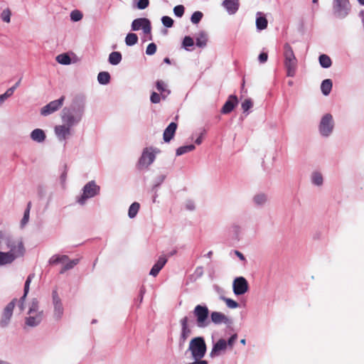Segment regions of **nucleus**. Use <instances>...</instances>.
<instances>
[{"label":"nucleus","mask_w":364,"mask_h":364,"mask_svg":"<svg viewBox=\"0 0 364 364\" xmlns=\"http://www.w3.org/2000/svg\"><path fill=\"white\" fill-rule=\"evenodd\" d=\"M30 137L33 141L41 144L45 141L46 135L43 129L37 128L31 132Z\"/></svg>","instance_id":"24"},{"label":"nucleus","mask_w":364,"mask_h":364,"mask_svg":"<svg viewBox=\"0 0 364 364\" xmlns=\"http://www.w3.org/2000/svg\"><path fill=\"white\" fill-rule=\"evenodd\" d=\"M165 178V175H159L157 177H156L154 181L152 190L157 189L161 186V184L164 181Z\"/></svg>","instance_id":"46"},{"label":"nucleus","mask_w":364,"mask_h":364,"mask_svg":"<svg viewBox=\"0 0 364 364\" xmlns=\"http://www.w3.org/2000/svg\"><path fill=\"white\" fill-rule=\"evenodd\" d=\"M145 294V288L144 287H142L141 289H140V291H139V302L141 303L142 302V300H143V297H144V294Z\"/></svg>","instance_id":"60"},{"label":"nucleus","mask_w":364,"mask_h":364,"mask_svg":"<svg viewBox=\"0 0 364 364\" xmlns=\"http://www.w3.org/2000/svg\"><path fill=\"white\" fill-rule=\"evenodd\" d=\"M237 103V97L234 95H230L228 100L225 102L221 109V113L224 114L230 113L234 109Z\"/></svg>","instance_id":"19"},{"label":"nucleus","mask_w":364,"mask_h":364,"mask_svg":"<svg viewBox=\"0 0 364 364\" xmlns=\"http://www.w3.org/2000/svg\"><path fill=\"white\" fill-rule=\"evenodd\" d=\"M351 11V5L349 0H333L332 13L335 18H346Z\"/></svg>","instance_id":"7"},{"label":"nucleus","mask_w":364,"mask_h":364,"mask_svg":"<svg viewBox=\"0 0 364 364\" xmlns=\"http://www.w3.org/2000/svg\"><path fill=\"white\" fill-rule=\"evenodd\" d=\"M185 208L186 210L193 211L196 208L195 203L192 200H187L185 203Z\"/></svg>","instance_id":"54"},{"label":"nucleus","mask_w":364,"mask_h":364,"mask_svg":"<svg viewBox=\"0 0 364 364\" xmlns=\"http://www.w3.org/2000/svg\"><path fill=\"white\" fill-rule=\"evenodd\" d=\"M208 42V34L206 32L202 31H200L196 38V46L199 48H205Z\"/></svg>","instance_id":"28"},{"label":"nucleus","mask_w":364,"mask_h":364,"mask_svg":"<svg viewBox=\"0 0 364 364\" xmlns=\"http://www.w3.org/2000/svg\"><path fill=\"white\" fill-rule=\"evenodd\" d=\"M210 319L215 324H228L230 323V319L226 316L224 314L219 311H213L210 314Z\"/></svg>","instance_id":"22"},{"label":"nucleus","mask_w":364,"mask_h":364,"mask_svg":"<svg viewBox=\"0 0 364 364\" xmlns=\"http://www.w3.org/2000/svg\"><path fill=\"white\" fill-rule=\"evenodd\" d=\"M206 344L203 337H196L190 343L188 350L193 358H203L206 353Z\"/></svg>","instance_id":"8"},{"label":"nucleus","mask_w":364,"mask_h":364,"mask_svg":"<svg viewBox=\"0 0 364 364\" xmlns=\"http://www.w3.org/2000/svg\"><path fill=\"white\" fill-rule=\"evenodd\" d=\"M268 21L264 16H259L256 18V27L257 30L262 31L267 27Z\"/></svg>","instance_id":"39"},{"label":"nucleus","mask_w":364,"mask_h":364,"mask_svg":"<svg viewBox=\"0 0 364 364\" xmlns=\"http://www.w3.org/2000/svg\"><path fill=\"white\" fill-rule=\"evenodd\" d=\"M222 6L230 15L237 13L240 7L239 0H224Z\"/></svg>","instance_id":"20"},{"label":"nucleus","mask_w":364,"mask_h":364,"mask_svg":"<svg viewBox=\"0 0 364 364\" xmlns=\"http://www.w3.org/2000/svg\"><path fill=\"white\" fill-rule=\"evenodd\" d=\"M155 149L152 147L145 148L142 152L141 156L139 159V164L141 166H148L151 165L155 160L156 153Z\"/></svg>","instance_id":"16"},{"label":"nucleus","mask_w":364,"mask_h":364,"mask_svg":"<svg viewBox=\"0 0 364 364\" xmlns=\"http://www.w3.org/2000/svg\"><path fill=\"white\" fill-rule=\"evenodd\" d=\"M220 299H222L223 301H224L225 302L227 306L230 309H236L239 306L238 303L232 299L226 298L223 296H221L220 297Z\"/></svg>","instance_id":"42"},{"label":"nucleus","mask_w":364,"mask_h":364,"mask_svg":"<svg viewBox=\"0 0 364 364\" xmlns=\"http://www.w3.org/2000/svg\"><path fill=\"white\" fill-rule=\"evenodd\" d=\"M52 305L53 307V316L55 321H60L64 314V306L63 301L58 292L57 288L52 291Z\"/></svg>","instance_id":"10"},{"label":"nucleus","mask_w":364,"mask_h":364,"mask_svg":"<svg viewBox=\"0 0 364 364\" xmlns=\"http://www.w3.org/2000/svg\"><path fill=\"white\" fill-rule=\"evenodd\" d=\"M66 177H67V173L65 171H64L63 173L60 176V181L63 183H65V181L66 180Z\"/></svg>","instance_id":"64"},{"label":"nucleus","mask_w":364,"mask_h":364,"mask_svg":"<svg viewBox=\"0 0 364 364\" xmlns=\"http://www.w3.org/2000/svg\"><path fill=\"white\" fill-rule=\"evenodd\" d=\"M167 257L165 255L160 256L151 269L149 274L153 277H156L167 262Z\"/></svg>","instance_id":"21"},{"label":"nucleus","mask_w":364,"mask_h":364,"mask_svg":"<svg viewBox=\"0 0 364 364\" xmlns=\"http://www.w3.org/2000/svg\"><path fill=\"white\" fill-rule=\"evenodd\" d=\"M67 262L64 264V266L62 267L61 270L60 271V274H64L66 271L73 269L75 265H77L80 259H74L72 260H68Z\"/></svg>","instance_id":"35"},{"label":"nucleus","mask_w":364,"mask_h":364,"mask_svg":"<svg viewBox=\"0 0 364 364\" xmlns=\"http://www.w3.org/2000/svg\"><path fill=\"white\" fill-rule=\"evenodd\" d=\"M25 252L22 239L6 237L5 232L0 230V267L11 265Z\"/></svg>","instance_id":"1"},{"label":"nucleus","mask_w":364,"mask_h":364,"mask_svg":"<svg viewBox=\"0 0 364 364\" xmlns=\"http://www.w3.org/2000/svg\"><path fill=\"white\" fill-rule=\"evenodd\" d=\"M205 133V131L200 134V135L196 139L195 143L198 145H200L203 141V135Z\"/></svg>","instance_id":"62"},{"label":"nucleus","mask_w":364,"mask_h":364,"mask_svg":"<svg viewBox=\"0 0 364 364\" xmlns=\"http://www.w3.org/2000/svg\"><path fill=\"white\" fill-rule=\"evenodd\" d=\"M69 259L68 255H54L49 259V264H57L58 263H64L66 262Z\"/></svg>","instance_id":"32"},{"label":"nucleus","mask_w":364,"mask_h":364,"mask_svg":"<svg viewBox=\"0 0 364 364\" xmlns=\"http://www.w3.org/2000/svg\"><path fill=\"white\" fill-rule=\"evenodd\" d=\"M237 338V335L236 333H234L233 335H232L227 341L228 347L230 348V349H232Z\"/></svg>","instance_id":"53"},{"label":"nucleus","mask_w":364,"mask_h":364,"mask_svg":"<svg viewBox=\"0 0 364 364\" xmlns=\"http://www.w3.org/2000/svg\"><path fill=\"white\" fill-rule=\"evenodd\" d=\"M193 314L196 319V325L198 328H205L210 324L208 319L209 310L206 305L198 304L195 306Z\"/></svg>","instance_id":"9"},{"label":"nucleus","mask_w":364,"mask_h":364,"mask_svg":"<svg viewBox=\"0 0 364 364\" xmlns=\"http://www.w3.org/2000/svg\"><path fill=\"white\" fill-rule=\"evenodd\" d=\"M232 289L235 295H242L248 291V283L243 277H236L232 283Z\"/></svg>","instance_id":"15"},{"label":"nucleus","mask_w":364,"mask_h":364,"mask_svg":"<svg viewBox=\"0 0 364 364\" xmlns=\"http://www.w3.org/2000/svg\"><path fill=\"white\" fill-rule=\"evenodd\" d=\"M185 8L183 5H178L173 8V13L177 17H182L184 14Z\"/></svg>","instance_id":"49"},{"label":"nucleus","mask_w":364,"mask_h":364,"mask_svg":"<svg viewBox=\"0 0 364 364\" xmlns=\"http://www.w3.org/2000/svg\"><path fill=\"white\" fill-rule=\"evenodd\" d=\"M252 202L256 207H264L268 202V196L264 193H257L253 196Z\"/></svg>","instance_id":"25"},{"label":"nucleus","mask_w":364,"mask_h":364,"mask_svg":"<svg viewBox=\"0 0 364 364\" xmlns=\"http://www.w3.org/2000/svg\"><path fill=\"white\" fill-rule=\"evenodd\" d=\"M203 14L201 11H197L193 13L191 17V21L193 24H198L203 18Z\"/></svg>","instance_id":"43"},{"label":"nucleus","mask_w":364,"mask_h":364,"mask_svg":"<svg viewBox=\"0 0 364 364\" xmlns=\"http://www.w3.org/2000/svg\"><path fill=\"white\" fill-rule=\"evenodd\" d=\"M177 129V124L171 122L164 132L163 139L165 142H169L176 133Z\"/></svg>","instance_id":"23"},{"label":"nucleus","mask_w":364,"mask_h":364,"mask_svg":"<svg viewBox=\"0 0 364 364\" xmlns=\"http://www.w3.org/2000/svg\"><path fill=\"white\" fill-rule=\"evenodd\" d=\"M194 274L198 278L200 277L203 274V268L202 267H198L194 272Z\"/></svg>","instance_id":"58"},{"label":"nucleus","mask_w":364,"mask_h":364,"mask_svg":"<svg viewBox=\"0 0 364 364\" xmlns=\"http://www.w3.org/2000/svg\"><path fill=\"white\" fill-rule=\"evenodd\" d=\"M56 60L58 63L62 64V65H70L71 63V58L66 53H63V54L58 55L56 57Z\"/></svg>","instance_id":"40"},{"label":"nucleus","mask_w":364,"mask_h":364,"mask_svg":"<svg viewBox=\"0 0 364 364\" xmlns=\"http://www.w3.org/2000/svg\"><path fill=\"white\" fill-rule=\"evenodd\" d=\"M268 54L266 52H262L258 56V60L260 63L263 64L267 61Z\"/></svg>","instance_id":"56"},{"label":"nucleus","mask_w":364,"mask_h":364,"mask_svg":"<svg viewBox=\"0 0 364 364\" xmlns=\"http://www.w3.org/2000/svg\"><path fill=\"white\" fill-rule=\"evenodd\" d=\"M140 205L137 202H134L129 208L128 215L130 218H134L137 215Z\"/></svg>","instance_id":"38"},{"label":"nucleus","mask_w":364,"mask_h":364,"mask_svg":"<svg viewBox=\"0 0 364 364\" xmlns=\"http://www.w3.org/2000/svg\"><path fill=\"white\" fill-rule=\"evenodd\" d=\"M16 301V299H14L4 309L0 319V326L1 328H6L10 323Z\"/></svg>","instance_id":"13"},{"label":"nucleus","mask_w":364,"mask_h":364,"mask_svg":"<svg viewBox=\"0 0 364 364\" xmlns=\"http://www.w3.org/2000/svg\"><path fill=\"white\" fill-rule=\"evenodd\" d=\"M33 277V275L30 274L26 280V282L24 284L23 295L21 297V299L18 301V307L21 310H23L24 308L23 307L24 301H25L26 296L29 291V287H30V284L31 282Z\"/></svg>","instance_id":"27"},{"label":"nucleus","mask_w":364,"mask_h":364,"mask_svg":"<svg viewBox=\"0 0 364 364\" xmlns=\"http://www.w3.org/2000/svg\"><path fill=\"white\" fill-rule=\"evenodd\" d=\"M73 127L66 123L56 125L54 133L59 141H66L73 135Z\"/></svg>","instance_id":"12"},{"label":"nucleus","mask_w":364,"mask_h":364,"mask_svg":"<svg viewBox=\"0 0 364 364\" xmlns=\"http://www.w3.org/2000/svg\"><path fill=\"white\" fill-rule=\"evenodd\" d=\"M284 65L287 70L288 77H294L296 74L297 67V59L294 55L291 46L286 43L283 47Z\"/></svg>","instance_id":"4"},{"label":"nucleus","mask_w":364,"mask_h":364,"mask_svg":"<svg viewBox=\"0 0 364 364\" xmlns=\"http://www.w3.org/2000/svg\"><path fill=\"white\" fill-rule=\"evenodd\" d=\"M195 148V145L193 144L182 146L176 149V156H181L184 154L193 151Z\"/></svg>","instance_id":"36"},{"label":"nucleus","mask_w":364,"mask_h":364,"mask_svg":"<svg viewBox=\"0 0 364 364\" xmlns=\"http://www.w3.org/2000/svg\"><path fill=\"white\" fill-rule=\"evenodd\" d=\"M122 56L120 52L113 51L109 55L108 62L112 65H117L122 61Z\"/></svg>","instance_id":"30"},{"label":"nucleus","mask_w":364,"mask_h":364,"mask_svg":"<svg viewBox=\"0 0 364 364\" xmlns=\"http://www.w3.org/2000/svg\"><path fill=\"white\" fill-rule=\"evenodd\" d=\"M228 348L227 341L224 338H220L217 342L213 343L210 353V357L214 358L224 354Z\"/></svg>","instance_id":"17"},{"label":"nucleus","mask_w":364,"mask_h":364,"mask_svg":"<svg viewBox=\"0 0 364 364\" xmlns=\"http://www.w3.org/2000/svg\"><path fill=\"white\" fill-rule=\"evenodd\" d=\"M156 89L161 92V97L166 99V97L171 93V91L167 89L166 84L162 80H158L156 83Z\"/></svg>","instance_id":"29"},{"label":"nucleus","mask_w":364,"mask_h":364,"mask_svg":"<svg viewBox=\"0 0 364 364\" xmlns=\"http://www.w3.org/2000/svg\"><path fill=\"white\" fill-rule=\"evenodd\" d=\"M161 22L166 28H171L173 25V20L167 16H164L161 18Z\"/></svg>","instance_id":"48"},{"label":"nucleus","mask_w":364,"mask_h":364,"mask_svg":"<svg viewBox=\"0 0 364 364\" xmlns=\"http://www.w3.org/2000/svg\"><path fill=\"white\" fill-rule=\"evenodd\" d=\"M14 91L15 87H10L5 92V93H4V95L6 96V97L9 98L14 94Z\"/></svg>","instance_id":"59"},{"label":"nucleus","mask_w":364,"mask_h":364,"mask_svg":"<svg viewBox=\"0 0 364 364\" xmlns=\"http://www.w3.org/2000/svg\"><path fill=\"white\" fill-rule=\"evenodd\" d=\"M85 112V102L83 99H75L69 107H65L60 113L63 123L74 127L82 121Z\"/></svg>","instance_id":"2"},{"label":"nucleus","mask_w":364,"mask_h":364,"mask_svg":"<svg viewBox=\"0 0 364 364\" xmlns=\"http://www.w3.org/2000/svg\"><path fill=\"white\" fill-rule=\"evenodd\" d=\"M138 36L136 33H129L125 38V43L128 46H132L137 43Z\"/></svg>","instance_id":"37"},{"label":"nucleus","mask_w":364,"mask_h":364,"mask_svg":"<svg viewBox=\"0 0 364 364\" xmlns=\"http://www.w3.org/2000/svg\"><path fill=\"white\" fill-rule=\"evenodd\" d=\"M43 318L44 312L40 309L38 300L33 299L25 318V325L31 328L36 327L42 322Z\"/></svg>","instance_id":"3"},{"label":"nucleus","mask_w":364,"mask_h":364,"mask_svg":"<svg viewBox=\"0 0 364 364\" xmlns=\"http://www.w3.org/2000/svg\"><path fill=\"white\" fill-rule=\"evenodd\" d=\"M333 83L331 80L326 79L322 81L321 85V90L323 95L327 96L330 94L332 90Z\"/></svg>","instance_id":"31"},{"label":"nucleus","mask_w":364,"mask_h":364,"mask_svg":"<svg viewBox=\"0 0 364 364\" xmlns=\"http://www.w3.org/2000/svg\"><path fill=\"white\" fill-rule=\"evenodd\" d=\"M82 14L80 11L75 10L70 14V18L73 21H79L82 19Z\"/></svg>","instance_id":"47"},{"label":"nucleus","mask_w":364,"mask_h":364,"mask_svg":"<svg viewBox=\"0 0 364 364\" xmlns=\"http://www.w3.org/2000/svg\"><path fill=\"white\" fill-rule=\"evenodd\" d=\"M232 230L235 233H239L240 231V227L238 225H233L232 226Z\"/></svg>","instance_id":"63"},{"label":"nucleus","mask_w":364,"mask_h":364,"mask_svg":"<svg viewBox=\"0 0 364 364\" xmlns=\"http://www.w3.org/2000/svg\"><path fill=\"white\" fill-rule=\"evenodd\" d=\"M180 324L181 326V331L179 338V343L180 345H183L187 338L191 334V329L188 326V316H184L180 320Z\"/></svg>","instance_id":"18"},{"label":"nucleus","mask_w":364,"mask_h":364,"mask_svg":"<svg viewBox=\"0 0 364 364\" xmlns=\"http://www.w3.org/2000/svg\"><path fill=\"white\" fill-rule=\"evenodd\" d=\"M310 180L312 185L321 187L323 184V176L321 172L318 171H314L310 176Z\"/></svg>","instance_id":"26"},{"label":"nucleus","mask_w":364,"mask_h":364,"mask_svg":"<svg viewBox=\"0 0 364 364\" xmlns=\"http://www.w3.org/2000/svg\"><path fill=\"white\" fill-rule=\"evenodd\" d=\"M318 61L320 65L323 68H328L332 65L331 58L326 54H321L318 58Z\"/></svg>","instance_id":"34"},{"label":"nucleus","mask_w":364,"mask_h":364,"mask_svg":"<svg viewBox=\"0 0 364 364\" xmlns=\"http://www.w3.org/2000/svg\"><path fill=\"white\" fill-rule=\"evenodd\" d=\"M194 360L193 362L187 363V364H208V361L205 360H202V358H193Z\"/></svg>","instance_id":"57"},{"label":"nucleus","mask_w":364,"mask_h":364,"mask_svg":"<svg viewBox=\"0 0 364 364\" xmlns=\"http://www.w3.org/2000/svg\"><path fill=\"white\" fill-rule=\"evenodd\" d=\"M110 75L108 72L102 71L100 72L97 75V81L100 85H107L110 82Z\"/></svg>","instance_id":"33"},{"label":"nucleus","mask_w":364,"mask_h":364,"mask_svg":"<svg viewBox=\"0 0 364 364\" xmlns=\"http://www.w3.org/2000/svg\"><path fill=\"white\" fill-rule=\"evenodd\" d=\"M253 106V102L251 99H245L241 104L242 109L244 112H247Z\"/></svg>","instance_id":"45"},{"label":"nucleus","mask_w":364,"mask_h":364,"mask_svg":"<svg viewBox=\"0 0 364 364\" xmlns=\"http://www.w3.org/2000/svg\"><path fill=\"white\" fill-rule=\"evenodd\" d=\"M235 254L241 261H245V257L242 252L238 250H235Z\"/></svg>","instance_id":"61"},{"label":"nucleus","mask_w":364,"mask_h":364,"mask_svg":"<svg viewBox=\"0 0 364 364\" xmlns=\"http://www.w3.org/2000/svg\"><path fill=\"white\" fill-rule=\"evenodd\" d=\"M194 45L193 39L190 36H185L183 42H182V46L183 48H185L186 50H191L189 49V47H192Z\"/></svg>","instance_id":"44"},{"label":"nucleus","mask_w":364,"mask_h":364,"mask_svg":"<svg viewBox=\"0 0 364 364\" xmlns=\"http://www.w3.org/2000/svg\"><path fill=\"white\" fill-rule=\"evenodd\" d=\"M133 31L142 30L144 34L149 35V39L151 40V26L150 21L146 18H138L134 19L131 25Z\"/></svg>","instance_id":"11"},{"label":"nucleus","mask_w":364,"mask_h":364,"mask_svg":"<svg viewBox=\"0 0 364 364\" xmlns=\"http://www.w3.org/2000/svg\"><path fill=\"white\" fill-rule=\"evenodd\" d=\"M65 97L62 96L59 99L51 101L41 109V114L48 116L58 110L63 105Z\"/></svg>","instance_id":"14"},{"label":"nucleus","mask_w":364,"mask_h":364,"mask_svg":"<svg viewBox=\"0 0 364 364\" xmlns=\"http://www.w3.org/2000/svg\"><path fill=\"white\" fill-rule=\"evenodd\" d=\"M335 128V121L333 117L330 113L324 114L319 122L318 131L321 136L324 138L329 137L333 132Z\"/></svg>","instance_id":"6"},{"label":"nucleus","mask_w":364,"mask_h":364,"mask_svg":"<svg viewBox=\"0 0 364 364\" xmlns=\"http://www.w3.org/2000/svg\"><path fill=\"white\" fill-rule=\"evenodd\" d=\"M31 208V202H28L27 204V207L24 211L23 217L21 221V226L24 227L29 220L30 210Z\"/></svg>","instance_id":"41"},{"label":"nucleus","mask_w":364,"mask_h":364,"mask_svg":"<svg viewBox=\"0 0 364 364\" xmlns=\"http://www.w3.org/2000/svg\"><path fill=\"white\" fill-rule=\"evenodd\" d=\"M100 186L95 181L87 182L82 188V193L76 197V203L80 205L86 204L87 200L100 194Z\"/></svg>","instance_id":"5"},{"label":"nucleus","mask_w":364,"mask_h":364,"mask_svg":"<svg viewBox=\"0 0 364 364\" xmlns=\"http://www.w3.org/2000/svg\"><path fill=\"white\" fill-rule=\"evenodd\" d=\"M150 100L154 104L159 103L161 101V96L159 94L153 92L151 95Z\"/></svg>","instance_id":"52"},{"label":"nucleus","mask_w":364,"mask_h":364,"mask_svg":"<svg viewBox=\"0 0 364 364\" xmlns=\"http://www.w3.org/2000/svg\"><path fill=\"white\" fill-rule=\"evenodd\" d=\"M11 11L9 9H5L1 14V18L3 21L9 23L11 21Z\"/></svg>","instance_id":"50"},{"label":"nucleus","mask_w":364,"mask_h":364,"mask_svg":"<svg viewBox=\"0 0 364 364\" xmlns=\"http://www.w3.org/2000/svg\"><path fill=\"white\" fill-rule=\"evenodd\" d=\"M149 4V0H139L137 3V8L139 9H145Z\"/></svg>","instance_id":"55"},{"label":"nucleus","mask_w":364,"mask_h":364,"mask_svg":"<svg viewBox=\"0 0 364 364\" xmlns=\"http://www.w3.org/2000/svg\"><path fill=\"white\" fill-rule=\"evenodd\" d=\"M156 51V45L154 43H151L148 45L146 49V54L148 55H154Z\"/></svg>","instance_id":"51"}]
</instances>
